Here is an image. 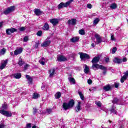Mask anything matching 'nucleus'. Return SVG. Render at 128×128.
<instances>
[{
    "mask_svg": "<svg viewBox=\"0 0 128 128\" xmlns=\"http://www.w3.org/2000/svg\"><path fill=\"white\" fill-rule=\"evenodd\" d=\"M100 62V57L98 56L95 57L92 60V62L93 63L92 66V68H93L94 70H96L100 68V70H103V74H106V70H108V68L102 65L97 64L96 62Z\"/></svg>",
    "mask_w": 128,
    "mask_h": 128,
    "instance_id": "nucleus-1",
    "label": "nucleus"
},
{
    "mask_svg": "<svg viewBox=\"0 0 128 128\" xmlns=\"http://www.w3.org/2000/svg\"><path fill=\"white\" fill-rule=\"evenodd\" d=\"M73 2L74 0H69L66 3L62 2L58 6V10H61V8H68V6H69L70 5V4Z\"/></svg>",
    "mask_w": 128,
    "mask_h": 128,
    "instance_id": "nucleus-2",
    "label": "nucleus"
},
{
    "mask_svg": "<svg viewBox=\"0 0 128 128\" xmlns=\"http://www.w3.org/2000/svg\"><path fill=\"white\" fill-rule=\"evenodd\" d=\"M74 106V100H70L69 102L64 103L62 104L63 108L66 110H68L70 108H72Z\"/></svg>",
    "mask_w": 128,
    "mask_h": 128,
    "instance_id": "nucleus-3",
    "label": "nucleus"
},
{
    "mask_svg": "<svg viewBox=\"0 0 128 128\" xmlns=\"http://www.w3.org/2000/svg\"><path fill=\"white\" fill-rule=\"evenodd\" d=\"M0 114H2L3 116L8 117L12 116L11 112L4 110H0Z\"/></svg>",
    "mask_w": 128,
    "mask_h": 128,
    "instance_id": "nucleus-4",
    "label": "nucleus"
},
{
    "mask_svg": "<svg viewBox=\"0 0 128 128\" xmlns=\"http://www.w3.org/2000/svg\"><path fill=\"white\" fill-rule=\"evenodd\" d=\"M14 10H16V7L14 6H10L4 11V14H8L10 12H14Z\"/></svg>",
    "mask_w": 128,
    "mask_h": 128,
    "instance_id": "nucleus-5",
    "label": "nucleus"
},
{
    "mask_svg": "<svg viewBox=\"0 0 128 128\" xmlns=\"http://www.w3.org/2000/svg\"><path fill=\"white\" fill-rule=\"evenodd\" d=\"M78 54L80 55V58H81L82 60H86V58H90V55L87 54L79 52Z\"/></svg>",
    "mask_w": 128,
    "mask_h": 128,
    "instance_id": "nucleus-6",
    "label": "nucleus"
},
{
    "mask_svg": "<svg viewBox=\"0 0 128 128\" xmlns=\"http://www.w3.org/2000/svg\"><path fill=\"white\" fill-rule=\"evenodd\" d=\"M50 78H52L54 74H56V68H52L50 69L48 71Z\"/></svg>",
    "mask_w": 128,
    "mask_h": 128,
    "instance_id": "nucleus-7",
    "label": "nucleus"
},
{
    "mask_svg": "<svg viewBox=\"0 0 128 128\" xmlns=\"http://www.w3.org/2000/svg\"><path fill=\"white\" fill-rule=\"evenodd\" d=\"M68 24H72V26H76V19L72 18L69 20L68 22Z\"/></svg>",
    "mask_w": 128,
    "mask_h": 128,
    "instance_id": "nucleus-8",
    "label": "nucleus"
},
{
    "mask_svg": "<svg viewBox=\"0 0 128 128\" xmlns=\"http://www.w3.org/2000/svg\"><path fill=\"white\" fill-rule=\"evenodd\" d=\"M95 38H96V42H98V44H100V42H102V36L98 35V34H96Z\"/></svg>",
    "mask_w": 128,
    "mask_h": 128,
    "instance_id": "nucleus-9",
    "label": "nucleus"
},
{
    "mask_svg": "<svg viewBox=\"0 0 128 128\" xmlns=\"http://www.w3.org/2000/svg\"><path fill=\"white\" fill-rule=\"evenodd\" d=\"M22 52V48H18L14 52V54L15 56H18V54H20Z\"/></svg>",
    "mask_w": 128,
    "mask_h": 128,
    "instance_id": "nucleus-10",
    "label": "nucleus"
},
{
    "mask_svg": "<svg viewBox=\"0 0 128 128\" xmlns=\"http://www.w3.org/2000/svg\"><path fill=\"white\" fill-rule=\"evenodd\" d=\"M57 60L58 62H66V58L64 56H58L57 57Z\"/></svg>",
    "mask_w": 128,
    "mask_h": 128,
    "instance_id": "nucleus-11",
    "label": "nucleus"
},
{
    "mask_svg": "<svg viewBox=\"0 0 128 128\" xmlns=\"http://www.w3.org/2000/svg\"><path fill=\"white\" fill-rule=\"evenodd\" d=\"M50 40H46L41 44V46L44 48L48 46L50 44Z\"/></svg>",
    "mask_w": 128,
    "mask_h": 128,
    "instance_id": "nucleus-12",
    "label": "nucleus"
},
{
    "mask_svg": "<svg viewBox=\"0 0 128 128\" xmlns=\"http://www.w3.org/2000/svg\"><path fill=\"white\" fill-rule=\"evenodd\" d=\"M50 22L53 24V26H56L58 24V20L56 18H54L50 20Z\"/></svg>",
    "mask_w": 128,
    "mask_h": 128,
    "instance_id": "nucleus-13",
    "label": "nucleus"
},
{
    "mask_svg": "<svg viewBox=\"0 0 128 128\" xmlns=\"http://www.w3.org/2000/svg\"><path fill=\"white\" fill-rule=\"evenodd\" d=\"M6 64H8V60H5L0 64V70H4V68H6Z\"/></svg>",
    "mask_w": 128,
    "mask_h": 128,
    "instance_id": "nucleus-14",
    "label": "nucleus"
},
{
    "mask_svg": "<svg viewBox=\"0 0 128 128\" xmlns=\"http://www.w3.org/2000/svg\"><path fill=\"white\" fill-rule=\"evenodd\" d=\"M12 76L16 79L20 78H22V74L20 73L14 74L12 75Z\"/></svg>",
    "mask_w": 128,
    "mask_h": 128,
    "instance_id": "nucleus-15",
    "label": "nucleus"
},
{
    "mask_svg": "<svg viewBox=\"0 0 128 128\" xmlns=\"http://www.w3.org/2000/svg\"><path fill=\"white\" fill-rule=\"evenodd\" d=\"M80 102H78L77 106L76 107L75 110L76 112H78L80 110H82V106H80Z\"/></svg>",
    "mask_w": 128,
    "mask_h": 128,
    "instance_id": "nucleus-16",
    "label": "nucleus"
},
{
    "mask_svg": "<svg viewBox=\"0 0 128 128\" xmlns=\"http://www.w3.org/2000/svg\"><path fill=\"white\" fill-rule=\"evenodd\" d=\"M68 80L72 84H76V80L74 78L69 77Z\"/></svg>",
    "mask_w": 128,
    "mask_h": 128,
    "instance_id": "nucleus-17",
    "label": "nucleus"
},
{
    "mask_svg": "<svg viewBox=\"0 0 128 128\" xmlns=\"http://www.w3.org/2000/svg\"><path fill=\"white\" fill-rule=\"evenodd\" d=\"M34 12L36 16H40L42 14V11L40 9L36 8L34 10Z\"/></svg>",
    "mask_w": 128,
    "mask_h": 128,
    "instance_id": "nucleus-18",
    "label": "nucleus"
},
{
    "mask_svg": "<svg viewBox=\"0 0 128 128\" xmlns=\"http://www.w3.org/2000/svg\"><path fill=\"white\" fill-rule=\"evenodd\" d=\"M114 62L116 64H122V60L116 58H114Z\"/></svg>",
    "mask_w": 128,
    "mask_h": 128,
    "instance_id": "nucleus-19",
    "label": "nucleus"
},
{
    "mask_svg": "<svg viewBox=\"0 0 128 128\" xmlns=\"http://www.w3.org/2000/svg\"><path fill=\"white\" fill-rule=\"evenodd\" d=\"M110 88H112V87L110 85H106L103 88L105 92H108V90H110Z\"/></svg>",
    "mask_w": 128,
    "mask_h": 128,
    "instance_id": "nucleus-20",
    "label": "nucleus"
},
{
    "mask_svg": "<svg viewBox=\"0 0 128 128\" xmlns=\"http://www.w3.org/2000/svg\"><path fill=\"white\" fill-rule=\"evenodd\" d=\"M44 30H48L50 29V26L48 23H46L42 28Z\"/></svg>",
    "mask_w": 128,
    "mask_h": 128,
    "instance_id": "nucleus-21",
    "label": "nucleus"
},
{
    "mask_svg": "<svg viewBox=\"0 0 128 128\" xmlns=\"http://www.w3.org/2000/svg\"><path fill=\"white\" fill-rule=\"evenodd\" d=\"M46 59L44 58H42L40 60H39V62L42 64V66H44L46 62Z\"/></svg>",
    "mask_w": 128,
    "mask_h": 128,
    "instance_id": "nucleus-22",
    "label": "nucleus"
},
{
    "mask_svg": "<svg viewBox=\"0 0 128 128\" xmlns=\"http://www.w3.org/2000/svg\"><path fill=\"white\" fill-rule=\"evenodd\" d=\"M6 49L5 48H3L0 50V56H4L6 54Z\"/></svg>",
    "mask_w": 128,
    "mask_h": 128,
    "instance_id": "nucleus-23",
    "label": "nucleus"
},
{
    "mask_svg": "<svg viewBox=\"0 0 128 128\" xmlns=\"http://www.w3.org/2000/svg\"><path fill=\"white\" fill-rule=\"evenodd\" d=\"M26 78H27V80H28V84H32V78H30V76L26 75Z\"/></svg>",
    "mask_w": 128,
    "mask_h": 128,
    "instance_id": "nucleus-24",
    "label": "nucleus"
},
{
    "mask_svg": "<svg viewBox=\"0 0 128 128\" xmlns=\"http://www.w3.org/2000/svg\"><path fill=\"white\" fill-rule=\"evenodd\" d=\"M24 64V62L22 60V59L21 58H20L18 62V66H22Z\"/></svg>",
    "mask_w": 128,
    "mask_h": 128,
    "instance_id": "nucleus-25",
    "label": "nucleus"
},
{
    "mask_svg": "<svg viewBox=\"0 0 128 128\" xmlns=\"http://www.w3.org/2000/svg\"><path fill=\"white\" fill-rule=\"evenodd\" d=\"M80 40V38L78 37H74L70 39V40L72 42H76L78 40Z\"/></svg>",
    "mask_w": 128,
    "mask_h": 128,
    "instance_id": "nucleus-26",
    "label": "nucleus"
},
{
    "mask_svg": "<svg viewBox=\"0 0 128 128\" xmlns=\"http://www.w3.org/2000/svg\"><path fill=\"white\" fill-rule=\"evenodd\" d=\"M126 78H128V77L126 76V74H124V76H123L121 79H120V82L122 84L124 82V80H126Z\"/></svg>",
    "mask_w": 128,
    "mask_h": 128,
    "instance_id": "nucleus-27",
    "label": "nucleus"
},
{
    "mask_svg": "<svg viewBox=\"0 0 128 128\" xmlns=\"http://www.w3.org/2000/svg\"><path fill=\"white\" fill-rule=\"evenodd\" d=\"M117 7H118V6L115 3H113L111 4L110 6V8H112V10H114Z\"/></svg>",
    "mask_w": 128,
    "mask_h": 128,
    "instance_id": "nucleus-28",
    "label": "nucleus"
},
{
    "mask_svg": "<svg viewBox=\"0 0 128 128\" xmlns=\"http://www.w3.org/2000/svg\"><path fill=\"white\" fill-rule=\"evenodd\" d=\"M85 68H84V72L85 74H88V72L90 71V68L86 64L84 65Z\"/></svg>",
    "mask_w": 128,
    "mask_h": 128,
    "instance_id": "nucleus-29",
    "label": "nucleus"
},
{
    "mask_svg": "<svg viewBox=\"0 0 128 128\" xmlns=\"http://www.w3.org/2000/svg\"><path fill=\"white\" fill-rule=\"evenodd\" d=\"M60 96H62V93H60V92H57L56 94H55V98H60Z\"/></svg>",
    "mask_w": 128,
    "mask_h": 128,
    "instance_id": "nucleus-30",
    "label": "nucleus"
},
{
    "mask_svg": "<svg viewBox=\"0 0 128 128\" xmlns=\"http://www.w3.org/2000/svg\"><path fill=\"white\" fill-rule=\"evenodd\" d=\"M99 22H100V18H96L94 20L93 24H94V26H96V24H98Z\"/></svg>",
    "mask_w": 128,
    "mask_h": 128,
    "instance_id": "nucleus-31",
    "label": "nucleus"
},
{
    "mask_svg": "<svg viewBox=\"0 0 128 128\" xmlns=\"http://www.w3.org/2000/svg\"><path fill=\"white\" fill-rule=\"evenodd\" d=\"M78 94L82 100H84V94L81 92L78 91Z\"/></svg>",
    "mask_w": 128,
    "mask_h": 128,
    "instance_id": "nucleus-32",
    "label": "nucleus"
},
{
    "mask_svg": "<svg viewBox=\"0 0 128 128\" xmlns=\"http://www.w3.org/2000/svg\"><path fill=\"white\" fill-rule=\"evenodd\" d=\"M39 96H40V95L38 93H34L33 94L32 98L36 100V98H38Z\"/></svg>",
    "mask_w": 128,
    "mask_h": 128,
    "instance_id": "nucleus-33",
    "label": "nucleus"
},
{
    "mask_svg": "<svg viewBox=\"0 0 128 128\" xmlns=\"http://www.w3.org/2000/svg\"><path fill=\"white\" fill-rule=\"evenodd\" d=\"M79 34H81V36H84V34H86V32H84V30L82 29L79 30Z\"/></svg>",
    "mask_w": 128,
    "mask_h": 128,
    "instance_id": "nucleus-34",
    "label": "nucleus"
},
{
    "mask_svg": "<svg viewBox=\"0 0 128 128\" xmlns=\"http://www.w3.org/2000/svg\"><path fill=\"white\" fill-rule=\"evenodd\" d=\"M10 33L12 34V32H16V29L14 28H9Z\"/></svg>",
    "mask_w": 128,
    "mask_h": 128,
    "instance_id": "nucleus-35",
    "label": "nucleus"
},
{
    "mask_svg": "<svg viewBox=\"0 0 128 128\" xmlns=\"http://www.w3.org/2000/svg\"><path fill=\"white\" fill-rule=\"evenodd\" d=\"M36 34L38 36H42V31L39 30L37 32Z\"/></svg>",
    "mask_w": 128,
    "mask_h": 128,
    "instance_id": "nucleus-36",
    "label": "nucleus"
},
{
    "mask_svg": "<svg viewBox=\"0 0 128 128\" xmlns=\"http://www.w3.org/2000/svg\"><path fill=\"white\" fill-rule=\"evenodd\" d=\"M95 104L99 108H100V106H102V102H100V101L96 102Z\"/></svg>",
    "mask_w": 128,
    "mask_h": 128,
    "instance_id": "nucleus-37",
    "label": "nucleus"
},
{
    "mask_svg": "<svg viewBox=\"0 0 128 128\" xmlns=\"http://www.w3.org/2000/svg\"><path fill=\"white\" fill-rule=\"evenodd\" d=\"M111 112H112L114 114H116V110L114 108V107L112 108L110 110Z\"/></svg>",
    "mask_w": 128,
    "mask_h": 128,
    "instance_id": "nucleus-38",
    "label": "nucleus"
},
{
    "mask_svg": "<svg viewBox=\"0 0 128 128\" xmlns=\"http://www.w3.org/2000/svg\"><path fill=\"white\" fill-rule=\"evenodd\" d=\"M110 36L111 40L116 41V38H114V34H111Z\"/></svg>",
    "mask_w": 128,
    "mask_h": 128,
    "instance_id": "nucleus-39",
    "label": "nucleus"
},
{
    "mask_svg": "<svg viewBox=\"0 0 128 128\" xmlns=\"http://www.w3.org/2000/svg\"><path fill=\"white\" fill-rule=\"evenodd\" d=\"M2 108L4 110H6L8 108V104H2Z\"/></svg>",
    "mask_w": 128,
    "mask_h": 128,
    "instance_id": "nucleus-40",
    "label": "nucleus"
},
{
    "mask_svg": "<svg viewBox=\"0 0 128 128\" xmlns=\"http://www.w3.org/2000/svg\"><path fill=\"white\" fill-rule=\"evenodd\" d=\"M39 45H40V41L36 42L34 48H38Z\"/></svg>",
    "mask_w": 128,
    "mask_h": 128,
    "instance_id": "nucleus-41",
    "label": "nucleus"
},
{
    "mask_svg": "<svg viewBox=\"0 0 128 128\" xmlns=\"http://www.w3.org/2000/svg\"><path fill=\"white\" fill-rule=\"evenodd\" d=\"M116 50H117L116 47H114L112 50V54H116Z\"/></svg>",
    "mask_w": 128,
    "mask_h": 128,
    "instance_id": "nucleus-42",
    "label": "nucleus"
},
{
    "mask_svg": "<svg viewBox=\"0 0 128 128\" xmlns=\"http://www.w3.org/2000/svg\"><path fill=\"white\" fill-rule=\"evenodd\" d=\"M28 40V37L27 36H26L25 37H24L23 42H26Z\"/></svg>",
    "mask_w": 128,
    "mask_h": 128,
    "instance_id": "nucleus-43",
    "label": "nucleus"
},
{
    "mask_svg": "<svg viewBox=\"0 0 128 128\" xmlns=\"http://www.w3.org/2000/svg\"><path fill=\"white\" fill-rule=\"evenodd\" d=\"M118 98H115L113 101H112V103L113 104H118Z\"/></svg>",
    "mask_w": 128,
    "mask_h": 128,
    "instance_id": "nucleus-44",
    "label": "nucleus"
},
{
    "mask_svg": "<svg viewBox=\"0 0 128 128\" xmlns=\"http://www.w3.org/2000/svg\"><path fill=\"white\" fill-rule=\"evenodd\" d=\"M52 109H47L46 112H47V114H52Z\"/></svg>",
    "mask_w": 128,
    "mask_h": 128,
    "instance_id": "nucleus-45",
    "label": "nucleus"
},
{
    "mask_svg": "<svg viewBox=\"0 0 128 128\" xmlns=\"http://www.w3.org/2000/svg\"><path fill=\"white\" fill-rule=\"evenodd\" d=\"M19 30H20V32H24V30H26V28L24 26L21 27L19 28Z\"/></svg>",
    "mask_w": 128,
    "mask_h": 128,
    "instance_id": "nucleus-46",
    "label": "nucleus"
},
{
    "mask_svg": "<svg viewBox=\"0 0 128 128\" xmlns=\"http://www.w3.org/2000/svg\"><path fill=\"white\" fill-rule=\"evenodd\" d=\"M114 88H118V86H120V84L118 82H116L114 83Z\"/></svg>",
    "mask_w": 128,
    "mask_h": 128,
    "instance_id": "nucleus-47",
    "label": "nucleus"
},
{
    "mask_svg": "<svg viewBox=\"0 0 128 128\" xmlns=\"http://www.w3.org/2000/svg\"><path fill=\"white\" fill-rule=\"evenodd\" d=\"M32 128V124H28L26 125V128Z\"/></svg>",
    "mask_w": 128,
    "mask_h": 128,
    "instance_id": "nucleus-48",
    "label": "nucleus"
},
{
    "mask_svg": "<svg viewBox=\"0 0 128 128\" xmlns=\"http://www.w3.org/2000/svg\"><path fill=\"white\" fill-rule=\"evenodd\" d=\"M30 68V65L28 64H26L24 66V70H26L28 68Z\"/></svg>",
    "mask_w": 128,
    "mask_h": 128,
    "instance_id": "nucleus-49",
    "label": "nucleus"
},
{
    "mask_svg": "<svg viewBox=\"0 0 128 128\" xmlns=\"http://www.w3.org/2000/svg\"><path fill=\"white\" fill-rule=\"evenodd\" d=\"M88 84H92V80H88Z\"/></svg>",
    "mask_w": 128,
    "mask_h": 128,
    "instance_id": "nucleus-50",
    "label": "nucleus"
},
{
    "mask_svg": "<svg viewBox=\"0 0 128 128\" xmlns=\"http://www.w3.org/2000/svg\"><path fill=\"white\" fill-rule=\"evenodd\" d=\"M104 60H105L106 62H110V58H106L104 59Z\"/></svg>",
    "mask_w": 128,
    "mask_h": 128,
    "instance_id": "nucleus-51",
    "label": "nucleus"
},
{
    "mask_svg": "<svg viewBox=\"0 0 128 128\" xmlns=\"http://www.w3.org/2000/svg\"><path fill=\"white\" fill-rule=\"evenodd\" d=\"M122 60V62H126L128 60V59L126 58H124Z\"/></svg>",
    "mask_w": 128,
    "mask_h": 128,
    "instance_id": "nucleus-52",
    "label": "nucleus"
},
{
    "mask_svg": "<svg viewBox=\"0 0 128 128\" xmlns=\"http://www.w3.org/2000/svg\"><path fill=\"white\" fill-rule=\"evenodd\" d=\"M87 8H92V4H87Z\"/></svg>",
    "mask_w": 128,
    "mask_h": 128,
    "instance_id": "nucleus-53",
    "label": "nucleus"
},
{
    "mask_svg": "<svg viewBox=\"0 0 128 128\" xmlns=\"http://www.w3.org/2000/svg\"><path fill=\"white\" fill-rule=\"evenodd\" d=\"M6 126L4 124H0V128H4Z\"/></svg>",
    "mask_w": 128,
    "mask_h": 128,
    "instance_id": "nucleus-54",
    "label": "nucleus"
},
{
    "mask_svg": "<svg viewBox=\"0 0 128 128\" xmlns=\"http://www.w3.org/2000/svg\"><path fill=\"white\" fill-rule=\"evenodd\" d=\"M6 32L7 34H12V32L10 33V29H7L6 30Z\"/></svg>",
    "mask_w": 128,
    "mask_h": 128,
    "instance_id": "nucleus-55",
    "label": "nucleus"
},
{
    "mask_svg": "<svg viewBox=\"0 0 128 128\" xmlns=\"http://www.w3.org/2000/svg\"><path fill=\"white\" fill-rule=\"evenodd\" d=\"M34 114H36V112H38V109L34 108Z\"/></svg>",
    "mask_w": 128,
    "mask_h": 128,
    "instance_id": "nucleus-56",
    "label": "nucleus"
},
{
    "mask_svg": "<svg viewBox=\"0 0 128 128\" xmlns=\"http://www.w3.org/2000/svg\"><path fill=\"white\" fill-rule=\"evenodd\" d=\"M91 46H92V48H94V46H96V43H95V44L92 43L91 44Z\"/></svg>",
    "mask_w": 128,
    "mask_h": 128,
    "instance_id": "nucleus-57",
    "label": "nucleus"
},
{
    "mask_svg": "<svg viewBox=\"0 0 128 128\" xmlns=\"http://www.w3.org/2000/svg\"><path fill=\"white\" fill-rule=\"evenodd\" d=\"M124 74L128 78V71H126L124 73Z\"/></svg>",
    "mask_w": 128,
    "mask_h": 128,
    "instance_id": "nucleus-58",
    "label": "nucleus"
},
{
    "mask_svg": "<svg viewBox=\"0 0 128 128\" xmlns=\"http://www.w3.org/2000/svg\"><path fill=\"white\" fill-rule=\"evenodd\" d=\"M96 16V14L94 13L91 15V16Z\"/></svg>",
    "mask_w": 128,
    "mask_h": 128,
    "instance_id": "nucleus-59",
    "label": "nucleus"
},
{
    "mask_svg": "<svg viewBox=\"0 0 128 128\" xmlns=\"http://www.w3.org/2000/svg\"><path fill=\"white\" fill-rule=\"evenodd\" d=\"M2 22H0V28H2Z\"/></svg>",
    "mask_w": 128,
    "mask_h": 128,
    "instance_id": "nucleus-60",
    "label": "nucleus"
},
{
    "mask_svg": "<svg viewBox=\"0 0 128 128\" xmlns=\"http://www.w3.org/2000/svg\"><path fill=\"white\" fill-rule=\"evenodd\" d=\"M10 54L14 56V52H10Z\"/></svg>",
    "mask_w": 128,
    "mask_h": 128,
    "instance_id": "nucleus-61",
    "label": "nucleus"
},
{
    "mask_svg": "<svg viewBox=\"0 0 128 128\" xmlns=\"http://www.w3.org/2000/svg\"><path fill=\"white\" fill-rule=\"evenodd\" d=\"M42 90H44V86H42Z\"/></svg>",
    "mask_w": 128,
    "mask_h": 128,
    "instance_id": "nucleus-62",
    "label": "nucleus"
},
{
    "mask_svg": "<svg viewBox=\"0 0 128 128\" xmlns=\"http://www.w3.org/2000/svg\"><path fill=\"white\" fill-rule=\"evenodd\" d=\"M119 128H124V127L122 126H120Z\"/></svg>",
    "mask_w": 128,
    "mask_h": 128,
    "instance_id": "nucleus-63",
    "label": "nucleus"
},
{
    "mask_svg": "<svg viewBox=\"0 0 128 128\" xmlns=\"http://www.w3.org/2000/svg\"><path fill=\"white\" fill-rule=\"evenodd\" d=\"M89 90H90V89H89Z\"/></svg>",
    "mask_w": 128,
    "mask_h": 128,
    "instance_id": "nucleus-64",
    "label": "nucleus"
}]
</instances>
